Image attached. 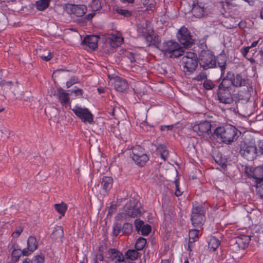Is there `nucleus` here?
Segmentation results:
<instances>
[{
	"mask_svg": "<svg viewBox=\"0 0 263 263\" xmlns=\"http://www.w3.org/2000/svg\"><path fill=\"white\" fill-rule=\"evenodd\" d=\"M241 132L231 124L219 126L214 129V139H219L224 144L230 145L237 140Z\"/></svg>",
	"mask_w": 263,
	"mask_h": 263,
	"instance_id": "nucleus-1",
	"label": "nucleus"
},
{
	"mask_svg": "<svg viewBox=\"0 0 263 263\" xmlns=\"http://www.w3.org/2000/svg\"><path fill=\"white\" fill-rule=\"evenodd\" d=\"M199 60L197 55L193 52H186L181 58V65L185 74H193L198 67Z\"/></svg>",
	"mask_w": 263,
	"mask_h": 263,
	"instance_id": "nucleus-2",
	"label": "nucleus"
},
{
	"mask_svg": "<svg viewBox=\"0 0 263 263\" xmlns=\"http://www.w3.org/2000/svg\"><path fill=\"white\" fill-rule=\"evenodd\" d=\"M160 50L170 58H177L183 55L184 49L176 42L170 40L163 43Z\"/></svg>",
	"mask_w": 263,
	"mask_h": 263,
	"instance_id": "nucleus-3",
	"label": "nucleus"
},
{
	"mask_svg": "<svg viewBox=\"0 0 263 263\" xmlns=\"http://www.w3.org/2000/svg\"><path fill=\"white\" fill-rule=\"evenodd\" d=\"M206 210L203 205L196 202L193 205L191 221L194 227L201 228L205 220Z\"/></svg>",
	"mask_w": 263,
	"mask_h": 263,
	"instance_id": "nucleus-4",
	"label": "nucleus"
},
{
	"mask_svg": "<svg viewBox=\"0 0 263 263\" xmlns=\"http://www.w3.org/2000/svg\"><path fill=\"white\" fill-rule=\"evenodd\" d=\"M199 65L203 70L216 67V57L210 50H201L199 57Z\"/></svg>",
	"mask_w": 263,
	"mask_h": 263,
	"instance_id": "nucleus-5",
	"label": "nucleus"
},
{
	"mask_svg": "<svg viewBox=\"0 0 263 263\" xmlns=\"http://www.w3.org/2000/svg\"><path fill=\"white\" fill-rule=\"evenodd\" d=\"M250 240L251 238L248 235L232 238L229 243V250L233 253H238L240 251H244L248 247Z\"/></svg>",
	"mask_w": 263,
	"mask_h": 263,
	"instance_id": "nucleus-6",
	"label": "nucleus"
},
{
	"mask_svg": "<svg viewBox=\"0 0 263 263\" xmlns=\"http://www.w3.org/2000/svg\"><path fill=\"white\" fill-rule=\"evenodd\" d=\"M193 130L199 136L209 137L211 139H214V132L211 131L212 125L208 121H201L199 122H196L192 125Z\"/></svg>",
	"mask_w": 263,
	"mask_h": 263,
	"instance_id": "nucleus-7",
	"label": "nucleus"
},
{
	"mask_svg": "<svg viewBox=\"0 0 263 263\" xmlns=\"http://www.w3.org/2000/svg\"><path fill=\"white\" fill-rule=\"evenodd\" d=\"M241 170L249 178L255 180V184L263 182V165L253 168L249 165H242Z\"/></svg>",
	"mask_w": 263,
	"mask_h": 263,
	"instance_id": "nucleus-8",
	"label": "nucleus"
},
{
	"mask_svg": "<svg viewBox=\"0 0 263 263\" xmlns=\"http://www.w3.org/2000/svg\"><path fill=\"white\" fill-rule=\"evenodd\" d=\"M130 157L136 165L140 167L144 166L149 160V157L145 153L144 149L139 145L132 148Z\"/></svg>",
	"mask_w": 263,
	"mask_h": 263,
	"instance_id": "nucleus-9",
	"label": "nucleus"
},
{
	"mask_svg": "<svg viewBox=\"0 0 263 263\" xmlns=\"http://www.w3.org/2000/svg\"><path fill=\"white\" fill-rule=\"evenodd\" d=\"M177 38L184 48H190L194 44V40L192 37L190 31L184 26L178 30Z\"/></svg>",
	"mask_w": 263,
	"mask_h": 263,
	"instance_id": "nucleus-10",
	"label": "nucleus"
},
{
	"mask_svg": "<svg viewBox=\"0 0 263 263\" xmlns=\"http://www.w3.org/2000/svg\"><path fill=\"white\" fill-rule=\"evenodd\" d=\"M74 114L83 122L91 124L93 122V115L87 108H82L77 105L72 109Z\"/></svg>",
	"mask_w": 263,
	"mask_h": 263,
	"instance_id": "nucleus-11",
	"label": "nucleus"
},
{
	"mask_svg": "<svg viewBox=\"0 0 263 263\" xmlns=\"http://www.w3.org/2000/svg\"><path fill=\"white\" fill-rule=\"evenodd\" d=\"M257 148L255 145H245L239 150L240 155L248 161H253L257 155Z\"/></svg>",
	"mask_w": 263,
	"mask_h": 263,
	"instance_id": "nucleus-12",
	"label": "nucleus"
},
{
	"mask_svg": "<svg viewBox=\"0 0 263 263\" xmlns=\"http://www.w3.org/2000/svg\"><path fill=\"white\" fill-rule=\"evenodd\" d=\"M65 10L69 14H74L76 16L80 17L85 14L87 8L84 5L68 4L65 6Z\"/></svg>",
	"mask_w": 263,
	"mask_h": 263,
	"instance_id": "nucleus-13",
	"label": "nucleus"
},
{
	"mask_svg": "<svg viewBox=\"0 0 263 263\" xmlns=\"http://www.w3.org/2000/svg\"><path fill=\"white\" fill-rule=\"evenodd\" d=\"M232 89L218 88L217 92L218 100L224 104H230L233 103V99L231 93Z\"/></svg>",
	"mask_w": 263,
	"mask_h": 263,
	"instance_id": "nucleus-14",
	"label": "nucleus"
},
{
	"mask_svg": "<svg viewBox=\"0 0 263 263\" xmlns=\"http://www.w3.org/2000/svg\"><path fill=\"white\" fill-rule=\"evenodd\" d=\"M206 4L197 1L193 4L192 12L196 17L200 18L208 14Z\"/></svg>",
	"mask_w": 263,
	"mask_h": 263,
	"instance_id": "nucleus-15",
	"label": "nucleus"
},
{
	"mask_svg": "<svg viewBox=\"0 0 263 263\" xmlns=\"http://www.w3.org/2000/svg\"><path fill=\"white\" fill-rule=\"evenodd\" d=\"M99 39H100V37L98 35H87L82 41L81 45L85 49L88 47L92 50H95L98 47Z\"/></svg>",
	"mask_w": 263,
	"mask_h": 263,
	"instance_id": "nucleus-16",
	"label": "nucleus"
},
{
	"mask_svg": "<svg viewBox=\"0 0 263 263\" xmlns=\"http://www.w3.org/2000/svg\"><path fill=\"white\" fill-rule=\"evenodd\" d=\"M53 96H57V98L63 106L67 107L70 104L69 95L61 87H58L57 90L52 92Z\"/></svg>",
	"mask_w": 263,
	"mask_h": 263,
	"instance_id": "nucleus-17",
	"label": "nucleus"
},
{
	"mask_svg": "<svg viewBox=\"0 0 263 263\" xmlns=\"http://www.w3.org/2000/svg\"><path fill=\"white\" fill-rule=\"evenodd\" d=\"M107 253L109 255L108 258L112 261L116 260L118 262L125 261L123 254L116 249L110 248L107 251Z\"/></svg>",
	"mask_w": 263,
	"mask_h": 263,
	"instance_id": "nucleus-18",
	"label": "nucleus"
},
{
	"mask_svg": "<svg viewBox=\"0 0 263 263\" xmlns=\"http://www.w3.org/2000/svg\"><path fill=\"white\" fill-rule=\"evenodd\" d=\"M128 87V83L125 79L119 77L115 78L114 88L116 90L122 92L125 91Z\"/></svg>",
	"mask_w": 263,
	"mask_h": 263,
	"instance_id": "nucleus-19",
	"label": "nucleus"
},
{
	"mask_svg": "<svg viewBox=\"0 0 263 263\" xmlns=\"http://www.w3.org/2000/svg\"><path fill=\"white\" fill-rule=\"evenodd\" d=\"M113 183V179L111 177L104 176L101 181L102 189L105 192L108 193L112 188Z\"/></svg>",
	"mask_w": 263,
	"mask_h": 263,
	"instance_id": "nucleus-20",
	"label": "nucleus"
},
{
	"mask_svg": "<svg viewBox=\"0 0 263 263\" xmlns=\"http://www.w3.org/2000/svg\"><path fill=\"white\" fill-rule=\"evenodd\" d=\"M248 79L242 78V75L240 73L237 74L235 76H234L233 79V86L235 87H239L246 86L248 81Z\"/></svg>",
	"mask_w": 263,
	"mask_h": 263,
	"instance_id": "nucleus-21",
	"label": "nucleus"
},
{
	"mask_svg": "<svg viewBox=\"0 0 263 263\" xmlns=\"http://www.w3.org/2000/svg\"><path fill=\"white\" fill-rule=\"evenodd\" d=\"M50 237L54 240L62 242V239L64 237V232L62 227L61 226L55 227Z\"/></svg>",
	"mask_w": 263,
	"mask_h": 263,
	"instance_id": "nucleus-22",
	"label": "nucleus"
},
{
	"mask_svg": "<svg viewBox=\"0 0 263 263\" xmlns=\"http://www.w3.org/2000/svg\"><path fill=\"white\" fill-rule=\"evenodd\" d=\"M216 61V65H218V66L220 68L221 75H223L225 72V70L226 68V62H227V58L226 55L220 54L219 55Z\"/></svg>",
	"mask_w": 263,
	"mask_h": 263,
	"instance_id": "nucleus-23",
	"label": "nucleus"
},
{
	"mask_svg": "<svg viewBox=\"0 0 263 263\" xmlns=\"http://www.w3.org/2000/svg\"><path fill=\"white\" fill-rule=\"evenodd\" d=\"M126 214L133 218L137 217L141 215V211L135 206H129L125 210Z\"/></svg>",
	"mask_w": 263,
	"mask_h": 263,
	"instance_id": "nucleus-24",
	"label": "nucleus"
},
{
	"mask_svg": "<svg viewBox=\"0 0 263 263\" xmlns=\"http://www.w3.org/2000/svg\"><path fill=\"white\" fill-rule=\"evenodd\" d=\"M137 30L138 32L141 35L143 36H147L146 40H147V41H149V40H150V43H152V36L149 34H148L147 29L145 27H144L143 25L138 24L137 25Z\"/></svg>",
	"mask_w": 263,
	"mask_h": 263,
	"instance_id": "nucleus-25",
	"label": "nucleus"
},
{
	"mask_svg": "<svg viewBox=\"0 0 263 263\" xmlns=\"http://www.w3.org/2000/svg\"><path fill=\"white\" fill-rule=\"evenodd\" d=\"M54 207L56 211L61 215L60 218L65 215L67 209V205L65 203L62 202L60 203L55 204Z\"/></svg>",
	"mask_w": 263,
	"mask_h": 263,
	"instance_id": "nucleus-26",
	"label": "nucleus"
},
{
	"mask_svg": "<svg viewBox=\"0 0 263 263\" xmlns=\"http://www.w3.org/2000/svg\"><path fill=\"white\" fill-rule=\"evenodd\" d=\"M110 46L113 48H117L120 46L123 42V39L118 36H113L108 39Z\"/></svg>",
	"mask_w": 263,
	"mask_h": 263,
	"instance_id": "nucleus-27",
	"label": "nucleus"
},
{
	"mask_svg": "<svg viewBox=\"0 0 263 263\" xmlns=\"http://www.w3.org/2000/svg\"><path fill=\"white\" fill-rule=\"evenodd\" d=\"M27 246L30 248L31 252H34L37 249L38 245L34 236H30L29 237L27 240Z\"/></svg>",
	"mask_w": 263,
	"mask_h": 263,
	"instance_id": "nucleus-28",
	"label": "nucleus"
},
{
	"mask_svg": "<svg viewBox=\"0 0 263 263\" xmlns=\"http://www.w3.org/2000/svg\"><path fill=\"white\" fill-rule=\"evenodd\" d=\"M50 0H39L36 2V8L39 11H43L49 7Z\"/></svg>",
	"mask_w": 263,
	"mask_h": 263,
	"instance_id": "nucleus-29",
	"label": "nucleus"
},
{
	"mask_svg": "<svg viewBox=\"0 0 263 263\" xmlns=\"http://www.w3.org/2000/svg\"><path fill=\"white\" fill-rule=\"evenodd\" d=\"M158 153L160 154L161 157L164 160H165L168 155V152L166 147L164 144H160L157 149Z\"/></svg>",
	"mask_w": 263,
	"mask_h": 263,
	"instance_id": "nucleus-30",
	"label": "nucleus"
},
{
	"mask_svg": "<svg viewBox=\"0 0 263 263\" xmlns=\"http://www.w3.org/2000/svg\"><path fill=\"white\" fill-rule=\"evenodd\" d=\"M220 244V240L216 237H212L210 238L208 243L209 248L215 251Z\"/></svg>",
	"mask_w": 263,
	"mask_h": 263,
	"instance_id": "nucleus-31",
	"label": "nucleus"
},
{
	"mask_svg": "<svg viewBox=\"0 0 263 263\" xmlns=\"http://www.w3.org/2000/svg\"><path fill=\"white\" fill-rule=\"evenodd\" d=\"M12 85L11 81H6L5 80L0 81V86L2 87L1 90L3 93H6L10 90Z\"/></svg>",
	"mask_w": 263,
	"mask_h": 263,
	"instance_id": "nucleus-32",
	"label": "nucleus"
},
{
	"mask_svg": "<svg viewBox=\"0 0 263 263\" xmlns=\"http://www.w3.org/2000/svg\"><path fill=\"white\" fill-rule=\"evenodd\" d=\"M214 160L216 163L221 166L222 168H224L227 166V160L226 158H223L222 154L219 153L214 158Z\"/></svg>",
	"mask_w": 263,
	"mask_h": 263,
	"instance_id": "nucleus-33",
	"label": "nucleus"
},
{
	"mask_svg": "<svg viewBox=\"0 0 263 263\" xmlns=\"http://www.w3.org/2000/svg\"><path fill=\"white\" fill-rule=\"evenodd\" d=\"M133 231V225L129 222H125L122 227V232L124 235H129Z\"/></svg>",
	"mask_w": 263,
	"mask_h": 263,
	"instance_id": "nucleus-34",
	"label": "nucleus"
},
{
	"mask_svg": "<svg viewBox=\"0 0 263 263\" xmlns=\"http://www.w3.org/2000/svg\"><path fill=\"white\" fill-rule=\"evenodd\" d=\"M146 243V239L143 237H140L136 241L135 248L137 250H141L144 248Z\"/></svg>",
	"mask_w": 263,
	"mask_h": 263,
	"instance_id": "nucleus-35",
	"label": "nucleus"
},
{
	"mask_svg": "<svg viewBox=\"0 0 263 263\" xmlns=\"http://www.w3.org/2000/svg\"><path fill=\"white\" fill-rule=\"evenodd\" d=\"M139 253L137 250H128L125 253V256L127 259H130L132 260H135L138 257Z\"/></svg>",
	"mask_w": 263,
	"mask_h": 263,
	"instance_id": "nucleus-36",
	"label": "nucleus"
},
{
	"mask_svg": "<svg viewBox=\"0 0 263 263\" xmlns=\"http://www.w3.org/2000/svg\"><path fill=\"white\" fill-rule=\"evenodd\" d=\"M21 249H14L12 251L11 256L12 261L13 262H17L21 256Z\"/></svg>",
	"mask_w": 263,
	"mask_h": 263,
	"instance_id": "nucleus-37",
	"label": "nucleus"
},
{
	"mask_svg": "<svg viewBox=\"0 0 263 263\" xmlns=\"http://www.w3.org/2000/svg\"><path fill=\"white\" fill-rule=\"evenodd\" d=\"M91 10L93 12L99 11L102 8L99 0H92L90 4Z\"/></svg>",
	"mask_w": 263,
	"mask_h": 263,
	"instance_id": "nucleus-38",
	"label": "nucleus"
},
{
	"mask_svg": "<svg viewBox=\"0 0 263 263\" xmlns=\"http://www.w3.org/2000/svg\"><path fill=\"white\" fill-rule=\"evenodd\" d=\"M232 86H233V81L222 79L221 82L218 86V88L232 89Z\"/></svg>",
	"mask_w": 263,
	"mask_h": 263,
	"instance_id": "nucleus-39",
	"label": "nucleus"
},
{
	"mask_svg": "<svg viewBox=\"0 0 263 263\" xmlns=\"http://www.w3.org/2000/svg\"><path fill=\"white\" fill-rule=\"evenodd\" d=\"M199 231L196 229H193L191 230H190L189 233V236L190 239H193L194 240L197 241L198 239V234H199Z\"/></svg>",
	"mask_w": 263,
	"mask_h": 263,
	"instance_id": "nucleus-40",
	"label": "nucleus"
},
{
	"mask_svg": "<svg viewBox=\"0 0 263 263\" xmlns=\"http://www.w3.org/2000/svg\"><path fill=\"white\" fill-rule=\"evenodd\" d=\"M112 234L115 237H117L122 230V226L120 223L116 222L112 227Z\"/></svg>",
	"mask_w": 263,
	"mask_h": 263,
	"instance_id": "nucleus-41",
	"label": "nucleus"
},
{
	"mask_svg": "<svg viewBox=\"0 0 263 263\" xmlns=\"http://www.w3.org/2000/svg\"><path fill=\"white\" fill-rule=\"evenodd\" d=\"M152 230L151 226L148 224L143 225L142 229L140 230L141 231V235L143 236H147L151 232Z\"/></svg>",
	"mask_w": 263,
	"mask_h": 263,
	"instance_id": "nucleus-42",
	"label": "nucleus"
},
{
	"mask_svg": "<svg viewBox=\"0 0 263 263\" xmlns=\"http://www.w3.org/2000/svg\"><path fill=\"white\" fill-rule=\"evenodd\" d=\"M32 260L34 263H44L45 256L42 254L36 255L33 257Z\"/></svg>",
	"mask_w": 263,
	"mask_h": 263,
	"instance_id": "nucleus-43",
	"label": "nucleus"
},
{
	"mask_svg": "<svg viewBox=\"0 0 263 263\" xmlns=\"http://www.w3.org/2000/svg\"><path fill=\"white\" fill-rule=\"evenodd\" d=\"M116 11L118 14L124 16V17H128L132 16V12L127 10L117 9Z\"/></svg>",
	"mask_w": 263,
	"mask_h": 263,
	"instance_id": "nucleus-44",
	"label": "nucleus"
},
{
	"mask_svg": "<svg viewBox=\"0 0 263 263\" xmlns=\"http://www.w3.org/2000/svg\"><path fill=\"white\" fill-rule=\"evenodd\" d=\"M134 224L136 230L138 232L142 229L143 225H144L143 221L140 220V219H136L134 221Z\"/></svg>",
	"mask_w": 263,
	"mask_h": 263,
	"instance_id": "nucleus-45",
	"label": "nucleus"
},
{
	"mask_svg": "<svg viewBox=\"0 0 263 263\" xmlns=\"http://www.w3.org/2000/svg\"><path fill=\"white\" fill-rule=\"evenodd\" d=\"M79 83L78 78L76 76H72L70 80L66 82L67 88H69L74 84Z\"/></svg>",
	"mask_w": 263,
	"mask_h": 263,
	"instance_id": "nucleus-46",
	"label": "nucleus"
},
{
	"mask_svg": "<svg viewBox=\"0 0 263 263\" xmlns=\"http://www.w3.org/2000/svg\"><path fill=\"white\" fill-rule=\"evenodd\" d=\"M214 86V84L211 81L205 80L203 83V87L206 90H211Z\"/></svg>",
	"mask_w": 263,
	"mask_h": 263,
	"instance_id": "nucleus-47",
	"label": "nucleus"
},
{
	"mask_svg": "<svg viewBox=\"0 0 263 263\" xmlns=\"http://www.w3.org/2000/svg\"><path fill=\"white\" fill-rule=\"evenodd\" d=\"M207 78V74L205 72L201 71L194 79V80L200 81L205 80Z\"/></svg>",
	"mask_w": 263,
	"mask_h": 263,
	"instance_id": "nucleus-48",
	"label": "nucleus"
},
{
	"mask_svg": "<svg viewBox=\"0 0 263 263\" xmlns=\"http://www.w3.org/2000/svg\"><path fill=\"white\" fill-rule=\"evenodd\" d=\"M174 182H175V187H176L175 194L177 197H179V196H181L182 194V192L180 191V190L179 189V179H176L175 180Z\"/></svg>",
	"mask_w": 263,
	"mask_h": 263,
	"instance_id": "nucleus-49",
	"label": "nucleus"
},
{
	"mask_svg": "<svg viewBox=\"0 0 263 263\" xmlns=\"http://www.w3.org/2000/svg\"><path fill=\"white\" fill-rule=\"evenodd\" d=\"M71 92L74 93L77 97H82L83 94V90L77 87H74V89L71 90Z\"/></svg>",
	"mask_w": 263,
	"mask_h": 263,
	"instance_id": "nucleus-50",
	"label": "nucleus"
},
{
	"mask_svg": "<svg viewBox=\"0 0 263 263\" xmlns=\"http://www.w3.org/2000/svg\"><path fill=\"white\" fill-rule=\"evenodd\" d=\"M255 186L256 187L257 192L260 194V196L261 198H263V182H261L258 184H255Z\"/></svg>",
	"mask_w": 263,
	"mask_h": 263,
	"instance_id": "nucleus-51",
	"label": "nucleus"
},
{
	"mask_svg": "<svg viewBox=\"0 0 263 263\" xmlns=\"http://www.w3.org/2000/svg\"><path fill=\"white\" fill-rule=\"evenodd\" d=\"M23 229L21 227L17 228L12 233V236L13 238H17L23 232Z\"/></svg>",
	"mask_w": 263,
	"mask_h": 263,
	"instance_id": "nucleus-52",
	"label": "nucleus"
},
{
	"mask_svg": "<svg viewBox=\"0 0 263 263\" xmlns=\"http://www.w3.org/2000/svg\"><path fill=\"white\" fill-rule=\"evenodd\" d=\"M21 254L23 256H28L29 255H30L33 252H31L30 250V248H29L28 246L27 248L24 249L23 250H21Z\"/></svg>",
	"mask_w": 263,
	"mask_h": 263,
	"instance_id": "nucleus-53",
	"label": "nucleus"
},
{
	"mask_svg": "<svg viewBox=\"0 0 263 263\" xmlns=\"http://www.w3.org/2000/svg\"><path fill=\"white\" fill-rule=\"evenodd\" d=\"M174 126V125H161L160 127V129L161 131H170L173 129Z\"/></svg>",
	"mask_w": 263,
	"mask_h": 263,
	"instance_id": "nucleus-54",
	"label": "nucleus"
},
{
	"mask_svg": "<svg viewBox=\"0 0 263 263\" xmlns=\"http://www.w3.org/2000/svg\"><path fill=\"white\" fill-rule=\"evenodd\" d=\"M234 74V73L232 72L231 71H228L223 79L226 80H228L230 81H232L233 79Z\"/></svg>",
	"mask_w": 263,
	"mask_h": 263,
	"instance_id": "nucleus-55",
	"label": "nucleus"
},
{
	"mask_svg": "<svg viewBox=\"0 0 263 263\" xmlns=\"http://www.w3.org/2000/svg\"><path fill=\"white\" fill-rule=\"evenodd\" d=\"M41 58L45 61H49L52 58V53L51 52H48L47 55H42Z\"/></svg>",
	"mask_w": 263,
	"mask_h": 263,
	"instance_id": "nucleus-56",
	"label": "nucleus"
},
{
	"mask_svg": "<svg viewBox=\"0 0 263 263\" xmlns=\"http://www.w3.org/2000/svg\"><path fill=\"white\" fill-rule=\"evenodd\" d=\"M196 241V240H193V239H190L189 240L188 243V246L187 250L189 251H191L192 250L194 246V242Z\"/></svg>",
	"mask_w": 263,
	"mask_h": 263,
	"instance_id": "nucleus-57",
	"label": "nucleus"
},
{
	"mask_svg": "<svg viewBox=\"0 0 263 263\" xmlns=\"http://www.w3.org/2000/svg\"><path fill=\"white\" fill-rule=\"evenodd\" d=\"M8 247H10L11 249L14 250L15 249H21L20 248L19 245L15 241L14 242H12V240L11 241V243H9Z\"/></svg>",
	"mask_w": 263,
	"mask_h": 263,
	"instance_id": "nucleus-58",
	"label": "nucleus"
},
{
	"mask_svg": "<svg viewBox=\"0 0 263 263\" xmlns=\"http://www.w3.org/2000/svg\"><path fill=\"white\" fill-rule=\"evenodd\" d=\"M95 15V13L94 12L89 13L87 15H86L84 17V20L85 21L87 22L91 20Z\"/></svg>",
	"mask_w": 263,
	"mask_h": 263,
	"instance_id": "nucleus-59",
	"label": "nucleus"
},
{
	"mask_svg": "<svg viewBox=\"0 0 263 263\" xmlns=\"http://www.w3.org/2000/svg\"><path fill=\"white\" fill-rule=\"evenodd\" d=\"M127 57L130 60V62L131 63H134L136 62V60L135 59V54L129 52L127 55Z\"/></svg>",
	"mask_w": 263,
	"mask_h": 263,
	"instance_id": "nucleus-60",
	"label": "nucleus"
},
{
	"mask_svg": "<svg viewBox=\"0 0 263 263\" xmlns=\"http://www.w3.org/2000/svg\"><path fill=\"white\" fill-rule=\"evenodd\" d=\"M259 148L257 149V155L260 156L263 155V142H260L259 143Z\"/></svg>",
	"mask_w": 263,
	"mask_h": 263,
	"instance_id": "nucleus-61",
	"label": "nucleus"
},
{
	"mask_svg": "<svg viewBox=\"0 0 263 263\" xmlns=\"http://www.w3.org/2000/svg\"><path fill=\"white\" fill-rule=\"evenodd\" d=\"M230 109L233 111L235 114L238 112V109L236 102L233 104V106L230 108Z\"/></svg>",
	"mask_w": 263,
	"mask_h": 263,
	"instance_id": "nucleus-62",
	"label": "nucleus"
},
{
	"mask_svg": "<svg viewBox=\"0 0 263 263\" xmlns=\"http://www.w3.org/2000/svg\"><path fill=\"white\" fill-rule=\"evenodd\" d=\"M250 49V47L249 46L245 47L243 49L241 53H242V54L243 55V57H246V56L247 53L249 52Z\"/></svg>",
	"mask_w": 263,
	"mask_h": 263,
	"instance_id": "nucleus-63",
	"label": "nucleus"
},
{
	"mask_svg": "<svg viewBox=\"0 0 263 263\" xmlns=\"http://www.w3.org/2000/svg\"><path fill=\"white\" fill-rule=\"evenodd\" d=\"M103 259L104 257L103 254L102 253H98L96 256V259H95V260H97V261L98 262V260L103 261Z\"/></svg>",
	"mask_w": 263,
	"mask_h": 263,
	"instance_id": "nucleus-64",
	"label": "nucleus"
}]
</instances>
